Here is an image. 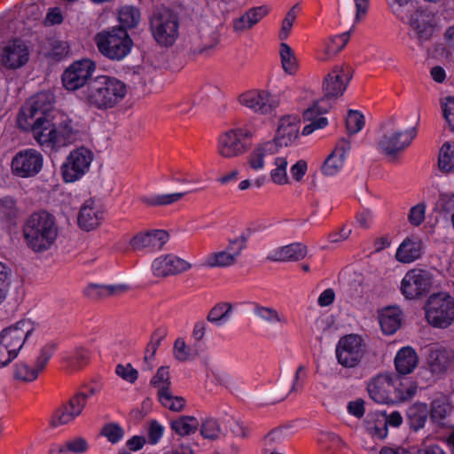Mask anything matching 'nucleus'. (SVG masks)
I'll use <instances>...</instances> for the list:
<instances>
[{"label": "nucleus", "instance_id": "obj_25", "mask_svg": "<svg viewBox=\"0 0 454 454\" xmlns=\"http://www.w3.org/2000/svg\"><path fill=\"white\" fill-rule=\"evenodd\" d=\"M278 149L270 140L262 141L254 145L247 158L248 167L255 171H262L266 166V157L278 153Z\"/></svg>", "mask_w": 454, "mask_h": 454}, {"label": "nucleus", "instance_id": "obj_62", "mask_svg": "<svg viewBox=\"0 0 454 454\" xmlns=\"http://www.w3.org/2000/svg\"><path fill=\"white\" fill-rule=\"evenodd\" d=\"M165 432V427L156 419H153L148 424L146 442L151 445H156L160 442Z\"/></svg>", "mask_w": 454, "mask_h": 454}, {"label": "nucleus", "instance_id": "obj_1", "mask_svg": "<svg viewBox=\"0 0 454 454\" xmlns=\"http://www.w3.org/2000/svg\"><path fill=\"white\" fill-rule=\"evenodd\" d=\"M19 128L30 130L36 142L45 149H58L73 144L77 137L70 120L56 125L48 118L47 109H42L39 101L23 107L18 116Z\"/></svg>", "mask_w": 454, "mask_h": 454}, {"label": "nucleus", "instance_id": "obj_2", "mask_svg": "<svg viewBox=\"0 0 454 454\" xmlns=\"http://www.w3.org/2000/svg\"><path fill=\"white\" fill-rule=\"evenodd\" d=\"M27 246L35 253L50 249L58 237V226L53 215L45 210L31 214L23 226Z\"/></svg>", "mask_w": 454, "mask_h": 454}, {"label": "nucleus", "instance_id": "obj_42", "mask_svg": "<svg viewBox=\"0 0 454 454\" xmlns=\"http://www.w3.org/2000/svg\"><path fill=\"white\" fill-rule=\"evenodd\" d=\"M202 364L207 380H209L216 385H225L229 382V375L225 373L217 364L211 361L208 357H204Z\"/></svg>", "mask_w": 454, "mask_h": 454}, {"label": "nucleus", "instance_id": "obj_47", "mask_svg": "<svg viewBox=\"0 0 454 454\" xmlns=\"http://www.w3.org/2000/svg\"><path fill=\"white\" fill-rule=\"evenodd\" d=\"M157 395L161 405L172 411H180L185 405L183 397L173 395L171 390H168L167 387L160 389Z\"/></svg>", "mask_w": 454, "mask_h": 454}, {"label": "nucleus", "instance_id": "obj_40", "mask_svg": "<svg viewBox=\"0 0 454 454\" xmlns=\"http://www.w3.org/2000/svg\"><path fill=\"white\" fill-rule=\"evenodd\" d=\"M232 314V305L230 302L215 304L207 315V320L216 326L224 325Z\"/></svg>", "mask_w": 454, "mask_h": 454}, {"label": "nucleus", "instance_id": "obj_19", "mask_svg": "<svg viewBox=\"0 0 454 454\" xmlns=\"http://www.w3.org/2000/svg\"><path fill=\"white\" fill-rule=\"evenodd\" d=\"M352 77V70L345 65L335 66L323 81V91L328 98L343 94Z\"/></svg>", "mask_w": 454, "mask_h": 454}, {"label": "nucleus", "instance_id": "obj_57", "mask_svg": "<svg viewBox=\"0 0 454 454\" xmlns=\"http://www.w3.org/2000/svg\"><path fill=\"white\" fill-rule=\"evenodd\" d=\"M392 12L402 20L408 19V12L412 9L411 0H387Z\"/></svg>", "mask_w": 454, "mask_h": 454}, {"label": "nucleus", "instance_id": "obj_45", "mask_svg": "<svg viewBox=\"0 0 454 454\" xmlns=\"http://www.w3.org/2000/svg\"><path fill=\"white\" fill-rule=\"evenodd\" d=\"M199 423L194 417L182 416L170 422L171 429L180 436L190 435L195 433Z\"/></svg>", "mask_w": 454, "mask_h": 454}, {"label": "nucleus", "instance_id": "obj_3", "mask_svg": "<svg viewBox=\"0 0 454 454\" xmlns=\"http://www.w3.org/2000/svg\"><path fill=\"white\" fill-rule=\"evenodd\" d=\"M127 94V85L120 79L99 75L89 82L86 100L90 106L100 110L113 108Z\"/></svg>", "mask_w": 454, "mask_h": 454}, {"label": "nucleus", "instance_id": "obj_6", "mask_svg": "<svg viewBox=\"0 0 454 454\" xmlns=\"http://www.w3.org/2000/svg\"><path fill=\"white\" fill-rule=\"evenodd\" d=\"M427 323L438 329H446L454 323V299L446 293L431 294L424 305Z\"/></svg>", "mask_w": 454, "mask_h": 454}, {"label": "nucleus", "instance_id": "obj_22", "mask_svg": "<svg viewBox=\"0 0 454 454\" xmlns=\"http://www.w3.org/2000/svg\"><path fill=\"white\" fill-rule=\"evenodd\" d=\"M168 238V233L164 230H152L135 235L130 240V247L134 251L155 252L163 247Z\"/></svg>", "mask_w": 454, "mask_h": 454}, {"label": "nucleus", "instance_id": "obj_13", "mask_svg": "<svg viewBox=\"0 0 454 454\" xmlns=\"http://www.w3.org/2000/svg\"><path fill=\"white\" fill-rule=\"evenodd\" d=\"M247 239L239 236L230 239L227 247L208 254L203 265L208 268H228L235 265L246 248Z\"/></svg>", "mask_w": 454, "mask_h": 454}, {"label": "nucleus", "instance_id": "obj_59", "mask_svg": "<svg viewBox=\"0 0 454 454\" xmlns=\"http://www.w3.org/2000/svg\"><path fill=\"white\" fill-rule=\"evenodd\" d=\"M50 45L51 50L47 57L55 61L62 60L69 52V45L67 42L54 39L51 41Z\"/></svg>", "mask_w": 454, "mask_h": 454}, {"label": "nucleus", "instance_id": "obj_5", "mask_svg": "<svg viewBox=\"0 0 454 454\" xmlns=\"http://www.w3.org/2000/svg\"><path fill=\"white\" fill-rule=\"evenodd\" d=\"M416 136V127L403 128L388 121L382 127V135L378 141L379 150L395 160L411 145Z\"/></svg>", "mask_w": 454, "mask_h": 454}, {"label": "nucleus", "instance_id": "obj_9", "mask_svg": "<svg viewBox=\"0 0 454 454\" xmlns=\"http://www.w3.org/2000/svg\"><path fill=\"white\" fill-rule=\"evenodd\" d=\"M155 41L161 46H172L179 35V21L170 10H158L150 20Z\"/></svg>", "mask_w": 454, "mask_h": 454}, {"label": "nucleus", "instance_id": "obj_16", "mask_svg": "<svg viewBox=\"0 0 454 454\" xmlns=\"http://www.w3.org/2000/svg\"><path fill=\"white\" fill-rule=\"evenodd\" d=\"M432 286L431 274L422 269L408 270L401 280V294L408 300H414L427 294Z\"/></svg>", "mask_w": 454, "mask_h": 454}, {"label": "nucleus", "instance_id": "obj_12", "mask_svg": "<svg viewBox=\"0 0 454 454\" xmlns=\"http://www.w3.org/2000/svg\"><path fill=\"white\" fill-rule=\"evenodd\" d=\"M395 374L393 372L380 373L370 379L366 384L369 396L379 404H393V400H398L396 395Z\"/></svg>", "mask_w": 454, "mask_h": 454}, {"label": "nucleus", "instance_id": "obj_28", "mask_svg": "<svg viewBox=\"0 0 454 454\" xmlns=\"http://www.w3.org/2000/svg\"><path fill=\"white\" fill-rule=\"evenodd\" d=\"M394 364L397 375H407L417 368L419 356L413 348L410 346L403 347L397 351Z\"/></svg>", "mask_w": 454, "mask_h": 454}, {"label": "nucleus", "instance_id": "obj_39", "mask_svg": "<svg viewBox=\"0 0 454 454\" xmlns=\"http://www.w3.org/2000/svg\"><path fill=\"white\" fill-rule=\"evenodd\" d=\"M395 380L398 382V385L395 386L396 395L399 396H397L398 400H393V404L406 402L415 396L418 391V385L415 381L404 379L397 374H395Z\"/></svg>", "mask_w": 454, "mask_h": 454}, {"label": "nucleus", "instance_id": "obj_60", "mask_svg": "<svg viewBox=\"0 0 454 454\" xmlns=\"http://www.w3.org/2000/svg\"><path fill=\"white\" fill-rule=\"evenodd\" d=\"M89 362V352L83 348H78L68 356V365L74 370H79Z\"/></svg>", "mask_w": 454, "mask_h": 454}, {"label": "nucleus", "instance_id": "obj_15", "mask_svg": "<svg viewBox=\"0 0 454 454\" xmlns=\"http://www.w3.org/2000/svg\"><path fill=\"white\" fill-rule=\"evenodd\" d=\"M43 157L40 152L33 148L19 151L12 160L13 175L21 178L35 176L43 168Z\"/></svg>", "mask_w": 454, "mask_h": 454}, {"label": "nucleus", "instance_id": "obj_58", "mask_svg": "<svg viewBox=\"0 0 454 454\" xmlns=\"http://www.w3.org/2000/svg\"><path fill=\"white\" fill-rule=\"evenodd\" d=\"M17 216L16 201L11 197L0 200V218L12 222Z\"/></svg>", "mask_w": 454, "mask_h": 454}, {"label": "nucleus", "instance_id": "obj_38", "mask_svg": "<svg viewBox=\"0 0 454 454\" xmlns=\"http://www.w3.org/2000/svg\"><path fill=\"white\" fill-rule=\"evenodd\" d=\"M127 290L125 285H98L90 284L84 290V294L90 299L107 297Z\"/></svg>", "mask_w": 454, "mask_h": 454}, {"label": "nucleus", "instance_id": "obj_30", "mask_svg": "<svg viewBox=\"0 0 454 454\" xmlns=\"http://www.w3.org/2000/svg\"><path fill=\"white\" fill-rule=\"evenodd\" d=\"M327 111L326 107H320L319 101H313V106L308 107L303 112V118L305 121H310L302 129V135H310L317 129H324L327 126L328 121L325 117H318L322 113Z\"/></svg>", "mask_w": 454, "mask_h": 454}, {"label": "nucleus", "instance_id": "obj_8", "mask_svg": "<svg viewBox=\"0 0 454 454\" xmlns=\"http://www.w3.org/2000/svg\"><path fill=\"white\" fill-rule=\"evenodd\" d=\"M98 392L99 388L95 384L81 387L67 403L55 411L51 418V426L56 427L74 420L81 415L88 402Z\"/></svg>", "mask_w": 454, "mask_h": 454}, {"label": "nucleus", "instance_id": "obj_56", "mask_svg": "<svg viewBox=\"0 0 454 454\" xmlns=\"http://www.w3.org/2000/svg\"><path fill=\"white\" fill-rule=\"evenodd\" d=\"M150 383L153 387L158 388V393L164 387L170 390L171 381L169 368L168 366H160L155 375L151 379Z\"/></svg>", "mask_w": 454, "mask_h": 454}, {"label": "nucleus", "instance_id": "obj_32", "mask_svg": "<svg viewBox=\"0 0 454 454\" xmlns=\"http://www.w3.org/2000/svg\"><path fill=\"white\" fill-rule=\"evenodd\" d=\"M307 247L301 243H293L273 250L269 258L272 261H299L307 254Z\"/></svg>", "mask_w": 454, "mask_h": 454}, {"label": "nucleus", "instance_id": "obj_17", "mask_svg": "<svg viewBox=\"0 0 454 454\" xmlns=\"http://www.w3.org/2000/svg\"><path fill=\"white\" fill-rule=\"evenodd\" d=\"M239 103L261 114L271 113L278 106V99L265 90H250L241 93L238 98Z\"/></svg>", "mask_w": 454, "mask_h": 454}, {"label": "nucleus", "instance_id": "obj_14", "mask_svg": "<svg viewBox=\"0 0 454 454\" xmlns=\"http://www.w3.org/2000/svg\"><path fill=\"white\" fill-rule=\"evenodd\" d=\"M96 69L95 63L89 59L73 62L65 69L61 75L64 88L67 90H77L84 85H89Z\"/></svg>", "mask_w": 454, "mask_h": 454}, {"label": "nucleus", "instance_id": "obj_7", "mask_svg": "<svg viewBox=\"0 0 454 454\" xmlns=\"http://www.w3.org/2000/svg\"><path fill=\"white\" fill-rule=\"evenodd\" d=\"M252 132L245 128L235 127L222 131L216 138L215 150L224 160H234L246 154L249 148Z\"/></svg>", "mask_w": 454, "mask_h": 454}, {"label": "nucleus", "instance_id": "obj_53", "mask_svg": "<svg viewBox=\"0 0 454 454\" xmlns=\"http://www.w3.org/2000/svg\"><path fill=\"white\" fill-rule=\"evenodd\" d=\"M200 434L205 439L215 440L222 435V427L215 418H206L200 425Z\"/></svg>", "mask_w": 454, "mask_h": 454}, {"label": "nucleus", "instance_id": "obj_24", "mask_svg": "<svg viewBox=\"0 0 454 454\" xmlns=\"http://www.w3.org/2000/svg\"><path fill=\"white\" fill-rule=\"evenodd\" d=\"M104 217V211L96 204L95 200H88L82 206L77 223L79 227L85 231H90L98 227Z\"/></svg>", "mask_w": 454, "mask_h": 454}, {"label": "nucleus", "instance_id": "obj_33", "mask_svg": "<svg viewBox=\"0 0 454 454\" xmlns=\"http://www.w3.org/2000/svg\"><path fill=\"white\" fill-rule=\"evenodd\" d=\"M366 432L373 438L382 440L387 437L388 430L386 427L385 412H370L364 421Z\"/></svg>", "mask_w": 454, "mask_h": 454}, {"label": "nucleus", "instance_id": "obj_61", "mask_svg": "<svg viewBox=\"0 0 454 454\" xmlns=\"http://www.w3.org/2000/svg\"><path fill=\"white\" fill-rule=\"evenodd\" d=\"M364 125V117L358 111H349L346 118V127L350 134L359 132Z\"/></svg>", "mask_w": 454, "mask_h": 454}, {"label": "nucleus", "instance_id": "obj_49", "mask_svg": "<svg viewBox=\"0 0 454 454\" xmlns=\"http://www.w3.org/2000/svg\"><path fill=\"white\" fill-rule=\"evenodd\" d=\"M118 19L121 23L120 27L127 30L135 27L139 23L140 12L137 8L127 5L120 10Z\"/></svg>", "mask_w": 454, "mask_h": 454}, {"label": "nucleus", "instance_id": "obj_50", "mask_svg": "<svg viewBox=\"0 0 454 454\" xmlns=\"http://www.w3.org/2000/svg\"><path fill=\"white\" fill-rule=\"evenodd\" d=\"M190 191H184L180 192L166 193V194H153L144 198V202L149 206H166L170 205L179 200L184 194Z\"/></svg>", "mask_w": 454, "mask_h": 454}, {"label": "nucleus", "instance_id": "obj_20", "mask_svg": "<svg viewBox=\"0 0 454 454\" xmlns=\"http://www.w3.org/2000/svg\"><path fill=\"white\" fill-rule=\"evenodd\" d=\"M0 57L4 67L15 70L27 63L29 51L22 40L15 38L4 46Z\"/></svg>", "mask_w": 454, "mask_h": 454}, {"label": "nucleus", "instance_id": "obj_44", "mask_svg": "<svg viewBox=\"0 0 454 454\" xmlns=\"http://www.w3.org/2000/svg\"><path fill=\"white\" fill-rule=\"evenodd\" d=\"M438 167L445 173L454 171V142H445L440 148Z\"/></svg>", "mask_w": 454, "mask_h": 454}, {"label": "nucleus", "instance_id": "obj_51", "mask_svg": "<svg viewBox=\"0 0 454 454\" xmlns=\"http://www.w3.org/2000/svg\"><path fill=\"white\" fill-rule=\"evenodd\" d=\"M174 356L180 362H185L192 360L195 357L198 353L196 346L186 345L185 341L182 338H177L173 347Z\"/></svg>", "mask_w": 454, "mask_h": 454}, {"label": "nucleus", "instance_id": "obj_18", "mask_svg": "<svg viewBox=\"0 0 454 454\" xmlns=\"http://www.w3.org/2000/svg\"><path fill=\"white\" fill-rule=\"evenodd\" d=\"M34 323L30 319H21L0 332L1 341L19 355L25 342L34 332Z\"/></svg>", "mask_w": 454, "mask_h": 454}, {"label": "nucleus", "instance_id": "obj_55", "mask_svg": "<svg viewBox=\"0 0 454 454\" xmlns=\"http://www.w3.org/2000/svg\"><path fill=\"white\" fill-rule=\"evenodd\" d=\"M39 372L41 371L36 366L32 368L27 364L20 362L15 365L14 377L23 381H34L37 379Z\"/></svg>", "mask_w": 454, "mask_h": 454}, {"label": "nucleus", "instance_id": "obj_54", "mask_svg": "<svg viewBox=\"0 0 454 454\" xmlns=\"http://www.w3.org/2000/svg\"><path fill=\"white\" fill-rule=\"evenodd\" d=\"M100 434L106 437L109 442L116 444L123 439L125 432L120 424L111 422L102 427Z\"/></svg>", "mask_w": 454, "mask_h": 454}, {"label": "nucleus", "instance_id": "obj_4", "mask_svg": "<svg viewBox=\"0 0 454 454\" xmlns=\"http://www.w3.org/2000/svg\"><path fill=\"white\" fill-rule=\"evenodd\" d=\"M99 53L113 61L124 59L131 51L133 41L122 27L98 32L94 38Z\"/></svg>", "mask_w": 454, "mask_h": 454}, {"label": "nucleus", "instance_id": "obj_64", "mask_svg": "<svg viewBox=\"0 0 454 454\" xmlns=\"http://www.w3.org/2000/svg\"><path fill=\"white\" fill-rule=\"evenodd\" d=\"M443 117L450 129L454 131V98L447 97L441 102Z\"/></svg>", "mask_w": 454, "mask_h": 454}, {"label": "nucleus", "instance_id": "obj_27", "mask_svg": "<svg viewBox=\"0 0 454 454\" xmlns=\"http://www.w3.org/2000/svg\"><path fill=\"white\" fill-rule=\"evenodd\" d=\"M423 253L421 240L417 238H406L395 252V259L402 263H411L420 258Z\"/></svg>", "mask_w": 454, "mask_h": 454}, {"label": "nucleus", "instance_id": "obj_35", "mask_svg": "<svg viewBox=\"0 0 454 454\" xmlns=\"http://www.w3.org/2000/svg\"><path fill=\"white\" fill-rule=\"evenodd\" d=\"M166 335L167 329L165 327H159L153 333L151 340L145 348L142 365L143 371H151L153 369L155 353Z\"/></svg>", "mask_w": 454, "mask_h": 454}, {"label": "nucleus", "instance_id": "obj_63", "mask_svg": "<svg viewBox=\"0 0 454 454\" xmlns=\"http://www.w3.org/2000/svg\"><path fill=\"white\" fill-rule=\"evenodd\" d=\"M88 450V442L84 438L77 437L72 440H69L66 442V444L61 447L62 454H68V452H72L74 454H82Z\"/></svg>", "mask_w": 454, "mask_h": 454}, {"label": "nucleus", "instance_id": "obj_43", "mask_svg": "<svg viewBox=\"0 0 454 454\" xmlns=\"http://www.w3.org/2000/svg\"><path fill=\"white\" fill-rule=\"evenodd\" d=\"M279 55L281 66L285 73L288 74H296L299 68V62L291 47L286 43H281Z\"/></svg>", "mask_w": 454, "mask_h": 454}, {"label": "nucleus", "instance_id": "obj_52", "mask_svg": "<svg viewBox=\"0 0 454 454\" xmlns=\"http://www.w3.org/2000/svg\"><path fill=\"white\" fill-rule=\"evenodd\" d=\"M345 163L341 156L331 153L321 167V172L325 176H334L340 172Z\"/></svg>", "mask_w": 454, "mask_h": 454}, {"label": "nucleus", "instance_id": "obj_21", "mask_svg": "<svg viewBox=\"0 0 454 454\" xmlns=\"http://www.w3.org/2000/svg\"><path fill=\"white\" fill-rule=\"evenodd\" d=\"M300 130V119L296 115H286L278 121L275 136L270 142L280 150L282 147L291 145L298 137Z\"/></svg>", "mask_w": 454, "mask_h": 454}, {"label": "nucleus", "instance_id": "obj_23", "mask_svg": "<svg viewBox=\"0 0 454 454\" xmlns=\"http://www.w3.org/2000/svg\"><path fill=\"white\" fill-rule=\"evenodd\" d=\"M190 267L188 262L172 254L159 256L152 263V270L156 277L179 274Z\"/></svg>", "mask_w": 454, "mask_h": 454}, {"label": "nucleus", "instance_id": "obj_46", "mask_svg": "<svg viewBox=\"0 0 454 454\" xmlns=\"http://www.w3.org/2000/svg\"><path fill=\"white\" fill-rule=\"evenodd\" d=\"M254 314L270 325H286L287 323L286 318L282 314L270 307L256 305L254 309Z\"/></svg>", "mask_w": 454, "mask_h": 454}, {"label": "nucleus", "instance_id": "obj_41", "mask_svg": "<svg viewBox=\"0 0 454 454\" xmlns=\"http://www.w3.org/2000/svg\"><path fill=\"white\" fill-rule=\"evenodd\" d=\"M428 409L427 404L422 403H413L407 411V416L411 426L415 430H419L425 426L427 419Z\"/></svg>", "mask_w": 454, "mask_h": 454}, {"label": "nucleus", "instance_id": "obj_10", "mask_svg": "<svg viewBox=\"0 0 454 454\" xmlns=\"http://www.w3.org/2000/svg\"><path fill=\"white\" fill-rule=\"evenodd\" d=\"M338 363L345 368H355L365 354V344L358 334H347L341 337L335 349Z\"/></svg>", "mask_w": 454, "mask_h": 454}, {"label": "nucleus", "instance_id": "obj_48", "mask_svg": "<svg viewBox=\"0 0 454 454\" xmlns=\"http://www.w3.org/2000/svg\"><path fill=\"white\" fill-rule=\"evenodd\" d=\"M452 409L449 397L440 395L432 402L431 417L434 420H441L448 416Z\"/></svg>", "mask_w": 454, "mask_h": 454}, {"label": "nucleus", "instance_id": "obj_37", "mask_svg": "<svg viewBox=\"0 0 454 454\" xmlns=\"http://www.w3.org/2000/svg\"><path fill=\"white\" fill-rule=\"evenodd\" d=\"M288 160L286 156H277L272 161V168L269 176L270 181L277 185H286L290 184L287 174Z\"/></svg>", "mask_w": 454, "mask_h": 454}, {"label": "nucleus", "instance_id": "obj_29", "mask_svg": "<svg viewBox=\"0 0 454 454\" xmlns=\"http://www.w3.org/2000/svg\"><path fill=\"white\" fill-rule=\"evenodd\" d=\"M408 20L414 35L420 43L431 37L434 27L430 22L431 17L429 14L421 11H416Z\"/></svg>", "mask_w": 454, "mask_h": 454}, {"label": "nucleus", "instance_id": "obj_31", "mask_svg": "<svg viewBox=\"0 0 454 454\" xmlns=\"http://www.w3.org/2000/svg\"><path fill=\"white\" fill-rule=\"evenodd\" d=\"M348 33H342L334 35L324 42L322 48L317 53V59L320 62H326L338 54L348 43Z\"/></svg>", "mask_w": 454, "mask_h": 454}, {"label": "nucleus", "instance_id": "obj_36", "mask_svg": "<svg viewBox=\"0 0 454 454\" xmlns=\"http://www.w3.org/2000/svg\"><path fill=\"white\" fill-rule=\"evenodd\" d=\"M317 442L324 454H339L347 446L339 435L326 431L319 434Z\"/></svg>", "mask_w": 454, "mask_h": 454}, {"label": "nucleus", "instance_id": "obj_34", "mask_svg": "<svg viewBox=\"0 0 454 454\" xmlns=\"http://www.w3.org/2000/svg\"><path fill=\"white\" fill-rule=\"evenodd\" d=\"M379 320L383 333L386 334H393L401 326V310L396 307L386 308L381 310Z\"/></svg>", "mask_w": 454, "mask_h": 454}, {"label": "nucleus", "instance_id": "obj_26", "mask_svg": "<svg viewBox=\"0 0 454 454\" xmlns=\"http://www.w3.org/2000/svg\"><path fill=\"white\" fill-rule=\"evenodd\" d=\"M427 364L433 374L441 375L452 365L450 353L439 345L432 346L427 357Z\"/></svg>", "mask_w": 454, "mask_h": 454}, {"label": "nucleus", "instance_id": "obj_11", "mask_svg": "<svg viewBox=\"0 0 454 454\" xmlns=\"http://www.w3.org/2000/svg\"><path fill=\"white\" fill-rule=\"evenodd\" d=\"M93 153L85 147L73 150L61 166V175L66 183L81 179L90 169Z\"/></svg>", "mask_w": 454, "mask_h": 454}]
</instances>
